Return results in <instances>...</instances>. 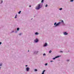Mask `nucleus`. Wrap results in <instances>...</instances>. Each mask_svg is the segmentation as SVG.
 Returning <instances> with one entry per match:
<instances>
[{"instance_id": "20e7f679", "label": "nucleus", "mask_w": 74, "mask_h": 74, "mask_svg": "<svg viewBox=\"0 0 74 74\" xmlns=\"http://www.w3.org/2000/svg\"><path fill=\"white\" fill-rule=\"evenodd\" d=\"M64 34H65V35H67L68 34L67 33V32H64Z\"/></svg>"}, {"instance_id": "c756f323", "label": "nucleus", "mask_w": 74, "mask_h": 74, "mask_svg": "<svg viewBox=\"0 0 74 74\" xmlns=\"http://www.w3.org/2000/svg\"><path fill=\"white\" fill-rule=\"evenodd\" d=\"M25 66H26V67H27V65H26Z\"/></svg>"}, {"instance_id": "473e14b6", "label": "nucleus", "mask_w": 74, "mask_h": 74, "mask_svg": "<svg viewBox=\"0 0 74 74\" xmlns=\"http://www.w3.org/2000/svg\"><path fill=\"white\" fill-rule=\"evenodd\" d=\"M0 69H1V68L0 67Z\"/></svg>"}, {"instance_id": "9d476101", "label": "nucleus", "mask_w": 74, "mask_h": 74, "mask_svg": "<svg viewBox=\"0 0 74 74\" xmlns=\"http://www.w3.org/2000/svg\"><path fill=\"white\" fill-rule=\"evenodd\" d=\"M44 0H42L41 1V3H43Z\"/></svg>"}, {"instance_id": "4be33fe9", "label": "nucleus", "mask_w": 74, "mask_h": 74, "mask_svg": "<svg viewBox=\"0 0 74 74\" xmlns=\"http://www.w3.org/2000/svg\"><path fill=\"white\" fill-rule=\"evenodd\" d=\"M1 42H0V45H1Z\"/></svg>"}, {"instance_id": "2eb2a0df", "label": "nucleus", "mask_w": 74, "mask_h": 74, "mask_svg": "<svg viewBox=\"0 0 74 74\" xmlns=\"http://www.w3.org/2000/svg\"><path fill=\"white\" fill-rule=\"evenodd\" d=\"M37 71V70L36 69H35V71Z\"/></svg>"}, {"instance_id": "dca6fc26", "label": "nucleus", "mask_w": 74, "mask_h": 74, "mask_svg": "<svg viewBox=\"0 0 74 74\" xmlns=\"http://www.w3.org/2000/svg\"><path fill=\"white\" fill-rule=\"evenodd\" d=\"M43 56H45L46 55V54H45L44 53V54H43Z\"/></svg>"}, {"instance_id": "4468645a", "label": "nucleus", "mask_w": 74, "mask_h": 74, "mask_svg": "<svg viewBox=\"0 0 74 74\" xmlns=\"http://www.w3.org/2000/svg\"><path fill=\"white\" fill-rule=\"evenodd\" d=\"M48 6V5L47 4H46V6H45V7H47Z\"/></svg>"}, {"instance_id": "7ed1b4c3", "label": "nucleus", "mask_w": 74, "mask_h": 74, "mask_svg": "<svg viewBox=\"0 0 74 74\" xmlns=\"http://www.w3.org/2000/svg\"><path fill=\"white\" fill-rule=\"evenodd\" d=\"M29 69H30V68H27L26 70H27V71H29Z\"/></svg>"}, {"instance_id": "0eeeda50", "label": "nucleus", "mask_w": 74, "mask_h": 74, "mask_svg": "<svg viewBox=\"0 0 74 74\" xmlns=\"http://www.w3.org/2000/svg\"><path fill=\"white\" fill-rule=\"evenodd\" d=\"M47 43H46L45 44V45H44L43 46V47H45L46 46H47Z\"/></svg>"}, {"instance_id": "f8f14e48", "label": "nucleus", "mask_w": 74, "mask_h": 74, "mask_svg": "<svg viewBox=\"0 0 74 74\" xmlns=\"http://www.w3.org/2000/svg\"><path fill=\"white\" fill-rule=\"evenodd\" d=\"M51 52H52V51H51V50H50L49 52V53H51Z\"/></svg>"}, {"instance_id": "a211bd4d", "label": "nucleus", "mask_w": 74, "mask_h": 74, "mask_svg": "<svg viewBox=\"0 0 74 74\" xmlns=\"http://www.w3.org/2000/svg\"><path fill=\"white\" fill-rule=\"evenodd\" d=\"M56 23H54V25H56Z\"/></svg>"}, {"instance_id": "5701e85b", "label": "nucleus", "mask_w": 74, "mask_h": 74, "mask_svg": "<svg viewBox=\"0 0 74 74\" xmlns=\"http://www.w3.org/2000/svg\"><path fill=\"white\" fill-rule=\"evenodd\" d=\"M61 22H63V20Z\"/></svg>"}, {"instance_id": "f257e3e1", "label": "nucleus", "mask_w": 74, "mask_h": 74, "mask_svg": "<svg viewBox=\"0 0 74 74\" xmlns=\"http://www.w3.org/2000/svg\"><path fill=\"white\" fill-rule=\"evenodd\" d=\"M41 8L40 4H39L37 6V7H36V10H39L40 8Z\"/></svg>"}, {"instance_id": "393cba45", "label": "nucleus", "mask_w": 74, "mask_h": 74, "mask_svg": "<svg viewBox=\"0 0 74 74\" xmlns=\"http://www.w3.org/2000/svg\"><path fill=\"white\" fill-rule=\"evenodd\" d=\"M1 65H2V64H1L0 65V66H1Z\"/></svg>"}, {"instance_id": "a878e982", "label": "nucleus", "mask_w": 74, "mask_h": 74, "mask_svg": "<svg viewBox=\"0 0 74 74\" xmlns=\"http://www.w3.org/2000/svg\"><path fill=\"white\" fill-rule=\"evenodd\" d=\"M69 60H67V62H69Z\"/></svg>"}, {"instance_id": "cd10ccee", "label": "nucleus", "mask_w": 74, "mask_h": 74, "mask_svg": "<svg viewBox=\"0 0 74 74\" xmlns=\"http://www.w3.org/2000/svg\"><path fill=\"white\" fill-rule=\"evenodd\" d=\"M60 52H63V51H60Z\"/></svg>"}, {"instance_id": "2f4dec72", "label": "nucleus", "mask_w": 74, "mask_h": 74, "mask_svg": "<svg viewBox=\"0 0 74 74\" xmlns=\"http://www.w3.org/2000/svg\"><path fill=\"white\" fill-rule=\"evenodd\" d=\"M29 7H31V5H30V6H29Z\"/></svg>"}, {"instance_id": "423d86ee", "label": "nucleus", "mask_w": 74, "mask_h": 74, "mask_svg": "<svg viewBox=\"0 0 74 74\" xmlns=\"http://www.w3.org/2000/svg\"><path fill=\"white\" fill-rule=\"evenodd\" d=\"M59 56H57V57H56L55 58H53V60L55 59H56V58H59Z\"/></svg>"}, {"instance_id": "b1692460", "label": "nucleus", "mask_w": 74, "mask_h": 74, "mask_svg": "<svg viewBox=\"0 0 74 74\" xmlns=\"http://www.w3.org/2000/svg\"><path fill=\"white\" fill-rule=\"evenodd\" d=\"M21 34H19V35H21Z\"/></svg>"}, {"instance_id": "bb28decb", "label": "nucleus", "mask_w": 74, "mask_h": 74, "mask_svg": "<svg viewBox=\"0 0 74 74\" xmlns=\"http://www.w3.org/2000/svg\"><path fill=\"white\" fill-rule=\"evenodd\" d=\"M1 3H3V1H1Z\"/></svg>"}, {"instance_id": "412c9836", "label": "nucleus", "mask_w": 74, "mask_h": 74, "mask_svg": "<svg viewBox=\"0 0 74 74\" xmlns=\"http://www.w3.org/2000/svg\"><path fill=\"white\" fill-rule=\"evenodd\" d=\"M71 1H73V0H71Z\"/></svg>"}, {"instance_id": "9b49d317", "label": "nucleus", "mask_w": 74, "mask_h": 74, "mask_svg": "<svg viewBox=\"0 0 74 74\" xmlns=\"http://www.w3.org/2000/svg\"><path fill=\"white\" fill-rule=\"evenodd\" d=\"M35 34H36V35L38 34V32L36 33Z\"/></svg>"}, {"instance_id": "aec40b11", "label": "nucleus", "mask_w": 74, "mask_h": 74, "mask_svg": "<svg viewBox=\"0 0 74 74\" xmlns=\"http://www.w3.org/2000/svg\"><path fill=\"white\" fill-rule=\"evenodd\" d=\"M47 64H45V65L46 66H47Z\"/></svg>"}, {"instance_id": "6ab92c4d", "label": "nucleus", "mask_w": 74, "mask_h": 74, "mask_svg": "<svg viewBox=\"0 0 74 74\" xmlns=\"http://www.w3.org/2000/svg\"><path fill=\"white\" fill-rule=\"evenodd\" d=\"M15 18H16V15L15 16Z\"/></svg>"}, {"instance_id": "7c9ffc66", "label": "nucleus", "mask_w": 74, "mask_h": 74, "mask_svg": "<svg viewBox=\"0 0 74 74\" xmlns=\"http://www.w3.org/2000/svg\"><path fill=\"white\" fill-rule=\"evenodd\" d=\"M28 52H29V50L28 51Z\"/></svg>"}, {"instance_id": "f03ea898", "label": "nucleus", "mask_w": 74, "mask_h": 74, "mask_svg": "<svg viewBox=\"0 0 74 74\" xmlns=\"http://www.w3.org/2000/svg\"><path fill=\"white\" fill-rule=\"evenodd\" d=\"M60 22L58 23L55 26H58V25H59V24H60Z\"/></svg>"}, {"instance_id": "1a4fd4ad", "label": "nucleus", "mask_w": 74, "mask_h": 74, "mask_svg": "<svg viewBox=\"0 0 74 74\" xmlns=\"http://www.w3.org/2000/svg\"><path fill=\"white\" fill-rule=\"evenodd\" d=\"M21 11H20L18 12V14H21Z\"/></svg>"}, {"instance_id": "6e6552de", "label": "nucleus", "mask_w": 74, "mask_h": 74, "mask_svg": "<svg viewBox=\"0 0 74 74\" xmlns=\"http://www.w3.org/2000/svg\"><path fill=\"white\" fill-rule=\"evenodd\" d=\"M45 70H44L43 71V72H42V74H44V72H45Z\"/></svg>"}, {"instance_id": "ddd939ff", "label": "nucleus", "mask_w": 74, "mask_h": 74, "mask_svg": "<svg viewBox=\"0 0 74 74\" xmlns=\"http://www.w3.org/2000/svg\"><path fill=\"white\" fill-rule=\"evenodd\" d=\"M19 28H17V30L18 31L19 30Z\"/></svg>"}, {"instance_id": "c85d7f7f", "label": "nucleus", "mask_w": 74, "mask_h": 74, "mask_svg": "<svg viewBox=\"0 0 74 74\" xmlns=\"http://www.w3.org/2000/svg\"><path fill=\"white\" fill-rule=\"evenodd\" d=\"M50 62H53V61H51Z\"/></svg>"}, {"instance_id": "39448f33", "label": "nucleus", "mask_w": 74, "mask_h": 74, "mask_svg": "<svg viewBox=\"0 0 74 74\" xmlns=\"http://www.w3.org/2000/svg\"><path fill=\"white\" fill-rule=\"evenodd\" d=\"M38 39H36V40L35 42H38Z\"/></svg>"}, {"instance_id": "f3484780", "label": "nucleus", "mask_w": 74, "mask_h": 74, "mask_svg": "<svg viewBox=\"0 0 74 74\" xmlns=\"http://www.w3.org/2000/svg\"><path fill=\"white\" fill-rule=\"evenodd\" d=\"M62 10V8H60V10Z\"/></svg>"}]
</instances>
